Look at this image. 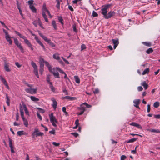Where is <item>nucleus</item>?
Here are the masks:
<instances>
[{"mask_svg": "<svg viewBox=\"0 0 160 160\" xmlns=\"http://www.w3.org/2000/svg\"><path fill=\"white\" fill-rule=\"evenodd\" d=\"M38 32L39 35L40 36V37H41L45 42L49 44L52 47H55V45L52 42L50 39H48L47 38L44 36L41 32L40 31H38Z\"/></svg>", "mask_w": 160, "mask_h": 160, "instance_id": "f257e3e1", "label": "nucleus"}, {"mask_svg": "<svg viewBox=\"0 0 160 160\" xmlns=\"http://www.w3.org/2000/svg\"><path fill=\"white\" fill-rule=\"evenodd\" d=\"M111 4H108L105 5L104 7L101 9L102 12L101 13L103 15V17L105 18V16H106L107 13V9L110 6Z\"/></svg>", "mask_w": 160, "mask_h": 160, "instance_id": "f03ea898", "label": "nucleus"}, {"mask_svg": "<svg viewBox=\"0 0 160 160\" xmlns=\"http://www.w3.org/2000/svg\"><path fill=\"white\" fill-rule=\"evenodd\" d=\"M14 42L16 45L17 46V47L20 49L21 52L23 53L24 51L21 45V44H19L18 42V41L16 38H14Z\"/></svg>", "mask_w": 160, "mask_h": 160, "instance_id": "7ed1b4c3", "label": "nucleus"}, {"mask_svg": "<svg viewBox=\"0 0 160 160\" xmlns=\"http://www.w3.org/2000/svg\"><path fill=\"white\" fill-rule=\"evenodd\" d=\"M25 90L26 92L28 93L35 94L37 92V88H26Z\"/></svg>", "mask_w": 160, "mask_h": 160, "instance_id": "20e7f679", "label": "nucleus"}, {"mask_svg": "<svg viewBox=\"0 0 160 160\" xmlns=\"http://www.w3.org/2000/svg\"><path fill=\"white\" fill-rule=\"evenodd\" d=\"M49 116L51 122H55L56 123H58L57 120L56 119L55 117L53 116V113H51L50 114H49Z\"/></svg>", "mask_w": 160, "mask_h": 160, "instance_id": "39448f33", "label": "nucleus"}, {"mask_svg": "<svg viewBox=\"0 0 160 160\" xmlns=\"http://www.w3.org/2000/svg\"><path fill=\"white\" fill-rule=\"evenodd\" d=\"M9 142V145L10 148L11 152L12 153H14L15 151L13 149L14 147L12 145V140L9 138H8Z\"/></svg>", "mask_w": 160, "mask_h": 160, "instance_id": "423d86ee", "label": "nucleus"}, {"mask_svg": "<svg viewBox=\"0 0 160 160\" xmlns=\"http://www.w3.org/2000/svg\"><path fill=\"white\" fill-rule=\"evenodd\" d=\"M115 14V12H114L110 11L108 13L107 15V14L105 18L107 19H108L112 16H114Z\"/></svg>", "mask_w": 160, "mask_h": 160, "instance_id": "0eeeda50", "label": "nucleus"}, {"mask_svg": "<svg viewBox=\"0 0 160 160\" xmlns=\"http://www.w3.org/2000/svg\"><path fill=\"white\" fill-rule=\"evenodd\" d=\"M50 72L53 74L54 77L55 78H60V77L59 75V73L58 72H55L54 71V68H53L51 71H49Z\"/></svg>", "mask_w": 160, "mask_h": 160, "instance_id": "6e6552de", "label": "nucleus"}, {"mask_svg": "<svg viewBox=\"0 0 160 160\" xmlns=\"http://www.w3.org/2000/svg\"><path fill=\"white\" fill-rule=\"evenodd\" d=\"M112 41L113 43L114 44V49H115L119 44V42L118 41V39H112Z\"/></svg>", "mask_w": 160, "mask_h": 160, "instance_id": "1a4fd4ad", "label": "nucleus"}, {"mask_svg": "<svg viewBox=\"0 0 160 160\" xmlns=\"http://www.w3.org/2000/svg\"><path fill=\"white\" fill-rule=\"evenodd\" d=\"M20 106V112L21 117L22 118V119H24V112L23 111V109L22 107V105L21 103L19 104Z\"/></svg>", "mask_w": 160, "mask_h": 160, "instance_id": "9d476101", "label": "nucleus"}, {"mask_svg": "<svg viewBox=\"0 0 160 160\" xmlns=\"http://www.w3.org/2000/svg\"><path fill=\"white\" fill-rule=\"evenodd\" d=\"M51 100L53 102V108L54 109H55L57 108V102L56 101L55 99L53 98H51Z\"/></svg>", "mask_w": 160, "mask_h": 160, "instance_id": "9b49d317", "label": "nucleus"}, {"mask_svg": "<svg viewBox=\"0 0 160 160\" xmlns=\"http://www.w3.org/2000/svg\"><path fill=\"white\" fill-rule=\"evenodd\" d=\"M22 106H23V109L25 111V113L26 114L29 115V112L27 108L26 105L23 102L22 103Z\"/></svg>", "mask_w": 160, "mask_h": 160, "instance_id": "f8f14e48", "label": "nucleus"}, {"mask_svg": "<svg viewBox=\"0 0 160 160\" xmlns=\"http://www.w3.org/2000/svg\"><path fill=\"white\" fill-rule=\"evenodd\" d=\"M62 99H67L70 100H75L76 99L75 97H71L69 96H66L64 97H62Z\"/></svg>", "mask_w": 160, "mask_h": 160, "instance_id": "ddd939ff", "label": "nucleus"}, {"mask_svg": "<svg viewBox=\"0 0 160 160\" xmlns=\"http://www.w3.org/2000/svg\"><path fill=\"white\" fill-rule=\"evenodd\" d=\"M139 99L136 100L134 101L133 102L135 104L134 105V106L138 108H139V107L138 106V104L139 103Z\"/></svg>", "mask_w": 160, "mask_h": 160, "instance_id": "4468645a", "label": "nucleus"}, {"mask_svg": "<svg viewBox=\"0 0 160 160\" xmlns=\"http://www.w3.org/2000/svg\"><path fill=\"white\" fill-rule=\"evenodd\" d=\"M17 134L19 136L22 135H27V133H26L24 131L22 130L18 131L17 132Z\"/></svg>", "mask_w": 160, "mask_h": 160, "instance_id": "2eb2a0df", "label": "nucleus"}, {"mask_svg": "<svg viewBox=\"0 0 160 160\" xmlns=\"http://www.w3.org/2000/svg\"><path fill=\"white\" fill-rule=\"evenodd\" d=\"M142 85L143 87L145 90H146L148 89V85L145 81L142 82Z\"/></svg>", "mask_w": 160, "mask_h": 160, "instance_id": "dca6fc26", "label": "nucleus"}, {"mask_svg": "<svg viewBox=\"0 0 160 160\" xmlns=\"http://www.w3.org/2000/svg\"><path fill=\"white\" fill-rule=\"evenodd\" d=\"M4 68L7 72H10L11 71L10 69L9 68V65L8 64L6 63H5Z\"/></svg>", "mask_w": 160, "mask_h": 160, "instance_id": "f3484780", "label": "nucleus"}, {"mask_svg": "<svg viewBox=\"0 0 160 160\" xmlns=\"http://www.w3.org/2000/svg\"><path fill=\"white\" fill-rule=\"evenodd\" d=\"M5 38L7 41L10 44H12V41L10 39V37L9 35H8L7 36H5Z\"/></svg>", "mask_w": 160, "mask_h": 160, "instance_id": "a211bd4d", "label": "nucleus"}, {"mask_svg": "<svg viewBox=\"0 0 160 160\" xmlns=\"http://www.w3.org/2000/svg\"><path fill=\"white\" fill-rule=\"evenodd\" d=\"M30 9L32 10L33 13H36L37 12V9L33 5H31L29 6Z\"/></svg>", "mask_w": 160, "mask_h": 160, "instance_id": "6ab92c4d", "label": "nucleus"}, {"mask_svg": "<svg viewBox=\"0 0 160 160\" xmlns=\"http://www.w3.org/2000/svg\"><path fill=\"white\" fill-rule=\"evenodd\" d=\"M45 63L46 66L48 68L49 71H51L52 70V67L51 65L49 64V62L46 61L45 62Z\"/></svg>", "mask_w": 160, "mask_h": 160, "instance_id": "aec40b11", "label": "nucleus"}, {"mask_svg": "<svg viewBox=\"0 0 160 160\" xmlns=\"http://www.w3.org/2000/svg\"><path fill=\"white\" fill-rule=\"evenodd\" d=\"M24 42L29 47H31L32 44L26 38L24 39Z\"/></svg>", "mask_w": 160, "mask_h": 160, "instance_id": "412c9836", "label": "nucleus"}, {"mask_svg": "<svg viewBox=\"0 0 160 160\" xmlns=\"http://www.w3.org/2000/svg\"><path fill=\"white\" fill-rule=\"evenodd\" d=\"M43 135L44 133L43 132H39V130L38 132H37L35 133V136L36 137L40 136H43Z\"/></svg>", "mask_w": 160, "mask_h": 160, "instance_id": "4be33fe9", "label": "nucleus"}, {"mask_svg": "<svg viewBox=\"0 0 160 160\" xmlns=\"http://www.w3.org/2000/svg\"><path fill=\"white\" fill-rule=\"evenodd\" d=\"M6 98L7 99L6 103L8 106H10V99L7 94H6Z\"/></svg>", "mask_w": 160, "mask_h": 160, "instance_id": "5701e85b", "label": "nucleus"}, {"mask_svg": "<svg viewBox=\"0 0 160 160\" xmlns=\"http://www.w3.org/2000/svg\"><path fill=\"white\" fill-rule=\"evenodd\" d=\"M15 32L17 34L18 36H19L20 38H23L24 39L26 38L24 36L22 35L18 32L16 31H15Z\"/></svg>", "mask_w": 160, "mask_h": 160, "instance_id": "b1692460", "label": "nucleus"}, {"mask_svg": "<svg viewBox=\"0 0 160 160\" xmlns=\"http://www.w3.org/2000/svg\"><path fill=\"white\" fill-rule=\"evenodd\" d=\"M42 16L44 18L45 21L47 22H48V20L47 18V16L45 14V12H42Z\"/></svg>", "mask_w": 160, "mask_h": 160, "instance_id": "393cba45", "label": "nucleus"}, {"mask_svg": "<svg viewBox=\"0 0 160 160\" xmlns=\"http://www.w3.org/2000/svg\"><path fill=\"white\" fill-rule=\"evenodd\" d=\"M150 131L152 132L160 133V131L158 129L151 128L149 129Z\"/></svg>", "mask_w": 160, "mask_h": 160, "instance_id": "a878e982", "label": "nucleus"}, {"mask_svg": "<svg viewBox=\"0 0 160 160\" xmlns=\"http://www.w3.org/2000/svg\"><path fill=\"white\" fill-rule=\"evenodd\" d=\"M137 138H133L129 140L128 141H126L125 142L128 143L132 142L135 141L137 140Z\"/></svg>", "mask_w": 160, "mask_h": 160, "instance_id": "bb28decb", "label": "nucleus"}, {"mask_svg": "<svg viewBox=\"0 0 160 160\" xmlns=\"http://www.w3.org/2000/svg\"><path fill=\"white\" fill-rule=\"evenodd\" d=\"M34 72L35 75L38 78H39V76L38 74V71L37 69V68H34Z\"/></svg>", "mask_w": 160, "mask_h": 160, "instance_id": "cd10ccee", "label": "nucleus"}, {"mask_svg": "<svg viewBox=\"0 0 160 160\" xmlns=\"http://www.w3.org/2000/svg\"><path fill=\"white\" fill-rule=\"evenodd\" d=\"M74 78L75 79L76 82L78 83H79L80 82V80L78 78V77L77 76H74Z\"/></svg>", "mask_w": 160, "mask_h": 160, "instance_id": "c85d7f7f", "label": "nucleus"}, {"mask_svg": "<svg viewBox=\"0 0 160 160\" xmlns=\"http://www.w3.org/2000/svg\"><path fill=\"white\" fill-rule=\"evenodd\" d=\"M149 72V68H147L145 69L142 72V74L143 75H145L146 74H148Z\"/></svg>", "mask_w": 160, "mask_h": 160, "instance_id": "c756f323", "label": "nucleus"}, {"mask_svg": "<svg viewBox=\"0 0 160 160\" xmlns=\"http://www.w3.org/2000/svg\"><path fill=\"white\" fill-rule=\"evenodd\" d=\"M131 125L134 126L138 127V128H140V125L138 124L137 123L134 122H132L130 124Z\"/></svg>", "mask_w": 160, "mask_h": 160, "instance_id": "7c9ffc66", "label": "nucleus"}, {"mask_svg": "<svg viewBox=\"0 0 160 160\" xmlns=\"http://www.w3.org/2000/svg\"><path fill=\"white\" fill-rule=\"evenodd\" d=\"M30 98L33 101H38L39 100V99L34 96H31L30 97Z\"/></svg>", "mask_w": 160, "mask_h": 160, "instance_id": "2f4dec72", "label": "nucleus"}, {"mask_svg": "<svg viewBox=\"0 0 160 160\" xmlns=\"http://www.w3.org/2000/svg\"><path fill=\"white\" fill-rule=\"evenodd\" d=\"M160 105L159 102H156L153 104V107L156 108L159 107Z\"/></svg>", "mask_w": 160, "mask_h": 160, "instance_id": "473e14b6", "label": "nucleus"}, {"mask_svg": "<svg viewBox=\"0 0 160 160\" xmlns=\"http://www.w3.org/2000/svg\"><path fill=\"white\" fill-rule=\"evenodd\" d=\"M38 131V129L35 128L34 129L33 132L32 134V138H34L35 137V133Z\"/></svg>", "mask_w": 160, "mask_h": 160, "instance_id": "72a5a7b5", "label": "nucleus"}, {"mask_svg": "<svg viewBox=\"0 0 160 160\" xmlns=\"http://www.w3.org/2000/svg\"><path fill=\"white\" fill-rule=\"evenodd\" d=\"M52 24L54 29L55 30H57L58 28L56 24L55 21L54 20H53L52 21Z\"/></svg>", "mask_w": 160, "mask_h": 160, "instance_id": "f704fd0d", "label": "nucleus"}, {"mask_svg": "<svg viewBox=\"0 0 160 160\" xmlns=\"http://www.w3.org/2000/svg\"><path fill=\"white\" fill-rule=\"evenodd\" d=\"M153 52V50L151 48H150L148 49L146 51V53L147 54H149L152 53Z\"/></svg>", "mask_w": 160, "mask_h": 160, "instance_id": "c9c22d12", "label": "nucleus"}, {"mask_svg": "<svg viewBox=\"0 0 160 160\" xmlns=\"http://www.w3.org/2000/svg\"><path fill=\"white\" fill-rule=\"evenodd\" d=\"M23 122H24V124L25 126L26 127H28V122L27 120L24 118L22 119Z\"/></svg>", "mask_w": 160, "mask_h": 160, "instance_id": "e433bc0d", "label": "nucleus"}, {"mask_svg": "<svg viewBox=\"0 0 160 160\" xmlns=\"http://www.w3.org/2000/svg\"><path fill=\"white\" fill-rule=\"evenodd\" d=\"M142 43L144 45L148 47H150L151 46V44L150 42H142Z\"/></svg>", "mask_w": 160, "mask_h": 160, "instance_id": "4c0bfd02", "label": "nucleus"}, {"mask_svg": "<svg viewBox=\"0 0 160 160\" xmlns=\"http://www.w3.org/2000/svg\"><path fill=\"white\" fill-rule=\"evenodd\" d=\"M0 79L2 81V82H3L4 85L7 83V81L4 78H3L2 76H0Z\"/></svg>", "mask_w": 160, "mask_h": 160, "instance_id": "58836bf2", "label": "nucleus"}, {"mask_svg": "<svg viewBox=\"0 0 160 160\" xmlns=\"http://www.w3.org/2000/svg\"><path fill=\"white\" fill-rule=\"evenodd\" d=\"M62 110L63 112L65 113V115L66 116H68L69 115L68 112L66 111V108L65 107H63L62 108Z\"/></svg>", "mask_w": 160, "mask_h": 160, "instance_id": "ea45409f", "label": "nucleus"}, {"mask_svg": "<svg viewBox=\"0 0 160 160\" xmlns=\"http://www.w3.org/2000/svg\"><path fill=\"white\" fill-rule=\"evenodd\" d=\"M39 63H45L46 61H45L44 59L40 57L39 58Z\"/></svg>", "mask_w": 160, "mask_h": 160, "instance_id": "a19ab883", "label": "nucleus"}, {"mask_svg": "<svg viewBox=\"0 0 160 160\" xmlns=\"http://www.w3.org/2000/svg\"><path fill=\"white\" fill-rule=\"evenodd\" d=\"M36 109H38L40 113H44L45 112V110L44 109L41 108L37 107Z\"/></svg>", "mask_w": 160, "mask_h": 160, "instance_id": "79ce46f5", "label": "nucleus"}, {"mask_svg": "<svg viewBox=\"0 0 160 160\" xmlns=\"http://www.w3.org/2000/svg\"><path fill=\"white\" fill-rule=\"evenodd\" d=\"M53 57L54 58L57 60H59L60 59V58L59 56L57 54H54L53 55Z\"/></svg>", "mask_w": 160, "mask_h": 160, "instance_id": "37998d69", "label": "nucleus"}, {"mask_svg": "<svg viewBox=\"0 0 160 160\" xmlns=\"http://www.w3.org/2000/svg\"><path fill=\"white\" fill-rule=\"evenodd\" d=\"M56 69L60 73L64 74L65 73L62 70L59 68L57 67Z\"/></svg>", "mask_w": 160, "mask_h": 160, "instance_id": "c03bdc74", "label": "nucleus"}, {"mask_svg": "<svg viewBox=\"0 0 160 160\" xmlns=\"http://www.w3.org/2000/svg\"><path fill=\"white\" fill-rule=\"evenodd\" d=\"M58 20L59 21V22L61 23L62 25H63V19L62 17H58Z\"/></svg>", "mask_w": 160, "mask_h": 160, "instance_id": "a18cd8bd", "label": "nucleus"}, {"mask_svg": "<svg viewBox=\"0 0 160 160\" xmlns=\"http://www.w3.org/2000/svg\"><path fill=\"white\" fill-rule=\"evenodd\" d=\"M31 64L32 66L33 67V68H37V66L36 63L34 62L33 61H32L31 62Z\"/></svg>", "mask_w": 160, "mask_h": 160, "instance_id": "49530a36", "label": "nucleus"}, {"mask_svg": "<svg viewBox=\"0 0 160 160\" xmlns=\"http://www.w3.org/2000/svg\"><path fill=\"white\" fill-rule=\"evenodd\" d=\"M82 104L85 105L88 108H91L92 107V106L91 105L88 104L86 102H84V103H83Z\"/></svg>", "mask_w": 160, "mask_h": 160, "instance_id": "de8ad7c7", "label": "nucleus"}, {"mask_svg": "<svg viewBox=\"0 0 160 160\" xmlns=\"http://www.w3.org/2000/svg\"><path fill=\"white\" fill-rule=\"evenodd\" d=\"M50 75L49 74L47 76V81L48 83L50 82Z\"/></svg>", "mask_w": 160, "mask_h": 160, "instance_id": "09e8293b", "label": "nucleus"}, {"mask_svg": "<svg viewBox=\"0 0 160 160\" xmlns=\"http://www.w3.org/2000/svg\"><path fill=\"white\" fill-rule=\"evenodd\" d=\"M82 105L83 104H82V105H81L80 107V109L82 110V111H83V112H84L85 111L86 109L84 107L82 106Z\"/></svg>", "mask_w": 160, "mask_h": 160, "instance_id": "8fccbe9b", "label": "nucleus"}, {"mask_svg": "<svg viewBox=\"0 0 160 160\" xmlns=\"http://www.w3.org/2000/svg\"><path fill=\"white\" fill-rule=\"evenodd\" d=\"M68 9L71 11H74V9L72 7L69 5V3H68Z\"/></svg>", "mask_w": 160, "mask_h": 160, "instance_id": "3c124183", "label": "nucleus"}, {"mask_svg": "<svg viewBox=\"0 0 160 160\" xmlns=\"http://www.w3.org/2000/svg\"><path fill=\"white\" fill-rule=\"evenodd\" d=\"M98 14L94 11H93L92 13V16L93 17H97L98 16Z\"/></svg>", "mask_w": 160, "mask_h": 160, "instance_id": "603ef678", "label": "nucleus"}, {"mask_svg": "<svg viewBox=\"0 0 160 160\" xmlns=\"http://www.w3.org/2000/svg\"><path fill=\"white\" fill-rule=\"evenodd\" d=\"M73 31L75 32H77L78 31L76 29V25L75 24H74L73 25Z\"/></svg>", "mask_w": 160, "mask_h": 160, "instance_id": "864d4df0", "label": "nucleus"}, {"mask_svg": "<svg viewBox=\"0 0 160 160\" xmlns=\"http://www.w3.org/2000/svg\"><path fill=\"white\" fill-rule=\"evenodd\" d=\"M0 22L2 26H3L5 28H6L7 29L9 30V29L8 28V27L3 22L1 21H0Z\"/></svg>", "mask_w": 160, "mask_h": 160, "instance_id": "5fc2aeb1", "label": "nucleus"}, {"mask_svg": "<svg viewBox=\"0 0 160 160\" xmlns=\"http://www.w3.org/2000/svg\"><path fill=\"white\" fill-rule=\"evenodd\" d=\"M81 50L82 51L86 48V47L84 44H82L81 46Z\"/></svg>", "mask_w": 160, "mask_h": 160, "instance_id": "6e6d98bb", "label": "nucleus"}, {"mask_svg": "<svg viewBox=\"0 0 160 160\" xmlns=\"http://www.w3.org/2000/svg\"><path fill=\"white\" fill-rule=\"evenodd\" d=\"M49 133H50L51 134H53V135L55 134V130L54 129H52V130L50 131L49 132Z\"/></svg>", "mask_w": 160, "mask_h": 160, "instance_id": "4d7b16f0", "label": "nucleus"}, {"mask_svg": "<svg viewBox=\"0 0 160 160\" xmlns=\"http://www.w3.org/2000/svg\"><path fill=\"white\" fill-rule=\"evenodd\" d=\"M37 117L38 118L40 119V120H42V118L41 116L40 115V114L38 113V112H37Z\"/></svg>", "mask_w": 160, "mask_h": 160, "instance_id": "13d9d810", "label": "nucleus"}, {"mask_svg": "<svg viewBox=\"0 0 160 160\" xmlns=\"http://www.w3.org/2000/svg\"><path fill=\"white\" fill-rule=\"evenodd\" d=\"M34 2V1L33 0H29L28 1V4L30 5V6L32 5L33 4Z\"/></svg>", "mask_w": 160, "mask_h": 160, "instance_id": "bf43d9fd", "label": "nucleus"}, {"mask_svg": "<svg viewBox=\"0 0 160 160\" xmlns=\"http://www.w3.org/2000/svg\"><path fill=\"white\" fill-rule=\"evenodd\" d=\"M52 144L55 146H58L60 145V143H57L56 142H52Z\"/></svg>", "mask_w": 160, "mask_h": 160, "instance_id": "052dcab7", "label": "nucleus"}, {"mask_svg": "<svg viewBox=\"0 0 160 160\" xmlns=\"http://www.w3.org/2000/svg\"><path fill=\"white\" fill-rule=\"evenodd\" d=\"M127 157L126 156L124 155H122L121 157V160H124L126 159Z\"/></svg>", "mask_w": 160, "mask_h": 160, "instance_id": "680f3d73", "label": "nucleus"}, {"mask_svg": "<svg viewBox=\"0 0 160 160\" xmlns=\"http://www.w3.org/2000/svg\"><path fill=\"white\" fill-rule=\"evenodd\" d=\"M38 23H39V25L40 26V27L42 28H44L43 27H42V24L40 21V19L39 18L38 19Z\"/></svg>", "mask_w": 160, "mask_h": 160, "instance_id": "e2e57ef3", "label": "nucleus"}, {"mask_svg": "<svg viewBox=\"0 0 160 160\" xmlns=\"http://www.w3.org/2000/svg\"><path fill=\"white\" fill-rule=\"evenodd\" d=\"M57 2V4L56 5V7L58 9H60V1H58Z\"/></svg>", "mask_w": 160, "mask_h": 160, "instance_id": "0e129e2a", "label": "nucleus"}, {"mask_svg": "<svg viewBox=\"0 0 160 160\" xmlns=\"http://www.w3.org/2000/svg\"><path fill=\"white\" fill-rule=\"evenodd\" d=\"M93 92L94 94H97L99 92V90L98 89H95Z\"/></svg>", "mask_w": 160, "mask_h": 160, "instance_id": "69168bd1", "label": "nucleus"}, {"mask_svg": "<svg viewBox=\"0 0 160 160\" xmlns=\"http://www.w3.org/2000/svg\"><path fill=\"white\" fill-rule=\"evenodd\" d=\"M44 70L43 68H40L39 70V73L41 75L42 74V72Z\"/></svg>", "mask_w": 160, "mask_h": 160, "instance_id": "338daca9", "label": "nucleus"}, {"mask_svg": "<svg viewBox=\"0 0 160 160\" xmlns=\"http://www.w3.org/2000/svg\"><path fill=\"white\" fill-rule=\"evenodd\" d=\"M154 117L155 118H160V114L155 115H154Z\"/></svg>", "mask_w": 160, "mask_h": 160, "instance_id": "774afa93", "label": "nucleus"}]
</instances>
